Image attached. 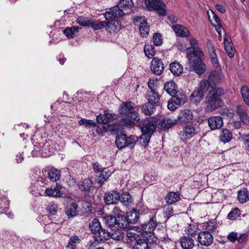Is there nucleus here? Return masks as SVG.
Segmentation results:
<instances>
[{
	"label": "nucleus",
	"mask_w": 249,
	"mask_h": 249,
	"mask_svg": "<svg viewBox=\"0 0 249 249\" xmlns=\"http://www.w3.org/2000/svg\"><path fill=\"white\" fill-rule=\"evenodd\" d=\"M207 45L209 54L211 59V62L213 64V67L216 68H218L220 66V65L218 62V60L215 50L213 44L211 42H208Z\"/></svg>",
	"instance_id": "21"
},
{
	"label": "nucleus",
	"mask_w": 249,
	"mask_h": 249,
	"mask_svg": "<svg viewBox=\"0 0 249 249\" xmlns=\"http://www.w3.org/2000/svg\"><path fill=\"white\" fill-rule=\"evenodd\" d=\"M111 174V173L108 169L104 168L102 171L99 172V173L96 175V181L100 185H102L104 182L108 179Z\"/></svg>",
	"instance_id": "30"
},
{
	"label": "nucleus",
	"mask_w": 249,
	"mask_h": 249,
	"mask_svg": "<svg viewBox=\"0 0 249 249\" xmlns=\"http://www.w3.org/2000/svg\"><path fill=\"white\" fill-rule=\"evenodd\" d=\"M126 217L129 225L134 224L139 220L140 213L137 210H132L127 213Z\"/></svg>",
	"instance_id": "43"
},
{
	"label": "nucleus",
	"mask_w": 249,
	"mask_h": 249,
	"mask_svg": "<svg viewBox=\"0 0 249 249\" xmlns=\"http://www.w3.org/2000/svg\"><path fill=\"white\" fill-rule=\"evenodd\" d=\"M144 52L147 57L151 58L154 56L156 51L154 47L152 45L148 44H145L144 46Z\"/></svg>",
	"instance_id": "55"
},
{
	"label": "nucleus",
	"mask_w": 249,
	"mask_h": 249,
	"mask_svg": "<svg viewBox=\"0 0 249 249\" xmlns=\"http://www.w3.org/2000/svg\"><path fill=\"white\" fill-rule=\"evenodd\" d=\"M77 207L78 206L75 202H72L70 205L67 206L65 210L67 216L69 217H71L77 215L78 213Z\"/></svg>",
	"instance_id": "40"
},
{
	"label": "nucleus",
	"mask_w": 249,
	"mask_h": 249,
	"mask_svg": "<svg viewBox=\"0 0 249 249\" xmlns=\"http://www.w3.org/2000/svg\"><path fill=\"white\" fill-rule=\"evenodd\" d=\"M102 228L99 220L96 218L94 219L89 225V228L93 234L97 232Z\"/></svg>",
	"instance_id": "54"
},
{
	"label": "nucleus",
	"mask_w": 249,
	"mask_h": 249,
	"mask_svg": "<svg viewBox=\"0 0 249 249\" xmlns=\"http://www.w3.org/2000/svg\"><path fill=\"white\" fill-rule=\"evenodd\" d=\"M80 239L77 236H73L69 239L66 248L69 249H76L77 246L80 243Z\"/></svg>",
	"instance_id": "51"
},
{
	"label": "nucleus",
	"mask_w": 249,
	"mask_h": 249,
	"mask_svg": "<svg viewBox=\"0 0 249 249\" xmlns=\"http://www.w3.org/2000/svg\"><path fill=\"white\" fill-rule=\"evenodd\" d=\"M172 29L176 35L179 37H187L189 36L190 34L189 31L183 25L180 24L173 25Z\"/></svg>",
	"instance_id": "25"
},
{
	"label": "nucleus",
	"mask_w": 249,
	"mask_h": 249,
	"mask_svg": "<svg viewBox=\"0 0 249 249\" xmlns=\"http://www.w3.org/2000/svg\"><path fill=\"white\" fill-rule=\"evenodd\" d=\"M157 225L156 219L154 217L149 218L147 221L141 224L142 233L144 238H148V241L151 243H156L157 241V238L154 234Z\"/></svg>",
	"instance_id": "5"
},
{
	"label": "nucleus",
	"mask_w": 249,
	"mask_h": 249,
	"mask_svg": "<svg viewBox=\"0 0 249 249\" xmlns=\"http://www.w3.org/2000/svg\"><path fill=\"white\" fill-rule=\"evenodd\" d=\"M194 114L191 110L185 109L181 110L177 117V122L180 124H186L192 121Z\"/></svg>",
	"instance_id": "11"
},
{
	"label": "nucleus",
	"mask_w": 249,
	"mask_h": 249,
	"mask_svg": "<svg viewBox=\"0 0 249 249\" xmlns=\"http://www.w3.org/2000/svg\"><path fill=\"white\" fill-rule=\"evenodd\" d=\"M79 31V27L78 26H72L71 27H67L64 31L63 33L68 38H73L76 33Z\"/></svg>",
	"instance_id": "49"
},
{
	"label": "nucleus",
	"mask_w": 249,
	"mask_h": 249,
	"mask_svg": "<svg viewBox=\"0 0 249 249\" xmlns=\"http://www.w3.org/2000/svg\"><path fill=\"white\" fill-rule=\"evenodd\" d=\"M92 185V181L89 178H86L78 183V188L82 191H89Z\"/></svg>",
	"instance_id": "45"
},
{
	"label": "nucleus",
	"mask_w": 249,
	"mask_h": 249,
	"mask_svg": "<svg viewBox=\"0 0 249 249\" xmlns=\"http://www.w3.org/2000/svg\"><path fill=\"white\" fill-rule=\"evenodd\" d=\"M173 98L180 105L184 104L187 100V97L183 90H178L176 92L175 95H172Z\"/></svg>",
	"instance_id": "44"
},
{
	"label": "nucleus",
	"mask_w": 249,
	"mask_h": 249,
	"mask_svg": "<svg viewBox=\"0 0 249 249\" xmlns=\"http://www.w3.org/2000/svg\"><path fill=\"white\" fill-rule=\"evenodd\" d=\"M135 25L139 26V31L143 37H147L149 35V26L144 17H136L134 18Z\"/></svg>",
	"instance_id": "8"
},
{
	"label": "nucleus",
	"mask_w": 249,
	"mask_h": 249,
	"mask_svg": "<svg viewBox=\"0 0 249 249\" xmlns=\"http://www.w3.org/2000/svg\"><path fill=\"white\" fill-rule=\"evenodd\" d=\"M223 78V74L221 69L219 67L216 70L211 71L208 76V81L210 84L216 85L220 83Z\"/></svg>",
	"instance_id": "16"
},
{
	"label": "nucleus",
	"mask_w": 249,
	"mask_h": 249,
	"mask_svg": "<svg viewBox=\"0 0 249 249\" xmlns=\"http://www.w3.org/2000/svg\"><path fill=\"white\" fill-rule=\"evenodd\" d=\"M121 202L124 206H129L132 202V199L131 196L128 192L124 193L119 198Z\"/></svg>",
	"instance_id": "48"
},
{
	"label": "nucleus",
	"mask_w": 249,
	"mask_h": 249,
	"mask_svg": "<svg viewBox=\"0 0 249 249\" xmlns=\"http://www.w3.org/2000/svg\"><path fill=\"white\" fill-rule=\"evenodd\" d=\"M185 233L187 236L195 237L197 234V228L193 225H189L185 230Z\"/></svg>",
	"instance_id": "59"
},
{
	"label": "nucleus",
	"mask_w": 249,
	"mask_h": 249,
	"mask_svg": "<svg viewBox=\"0 0 249 249\" xmlns=\"http://www.w3.org/2000/svg\"><path fill=\"white\" fill-rule=\"evenodd\" d=\"M47 211L50 215H55L58 211L57 204L53 202H50L47 208Z\"/></svg>",
	"instance_id": "60"
},
{
	"label": "nucleus",
	"mask_w": 249,
	"mask_h": 249,
	"mask_svg": "<svg viewBox=\"0 0 249 249\" xmlns=\"http://www.w3.org/2000/svg\"><path fill=\"white\" fill-rule=\"evenodd\" d=\"M118 112L124 116L121 120V123L125 126H132L140 119L135 104L132 102H123L120 105Z\"/></svg>",
	"instance_id": "2"
},
{
	"label": "nucleus",
	"mask_w": 249,
	"mask_h": 249,
	"mask_svg": "<svg viewBox=\"0 0 249 249\" xmlns=\"http://www.w3.org/2000/svg\"><path fill=\"white\" fill-rule=\"evenodd\" d=\"M133 6L132 0H120L116 6H114L104 14L105 18L107 20V28L112 30L120 28V21L118 18L123 17L124 10L130 9Z\"/></svg>",
	"instance_id": "1"
},
{
	"label": "nucleus",
	"mask_w": 249,
	"mask_h": 249,
	"mask_svg": "<svg viewBox=\"0 0 249 249\" xmlns=\"http://www.w3.org/2000/svg\"><path fill=\"white\" fill-rule=\"evenodd\" d=\"M49 143H45L42 146H41L40 144L35 145L34 148L32 151V154L34 155H37L38 154H42L44 156H47L50 155V150H49V152H47V148L48 147Z\"/></svg>",
	"instance_id": "27"
},
{
	"label": "nucleus",
	"mask_w": 249,
	"mask_h": 249,
	"mask_svg": "<svg viewBox=\"0 0 249 249\" xmlns=\"http://www.w3.org/2000/svg\"><path fill=\"white\" fill-rule=\"evenodd\" d=\"M207 45L209 54L211 59V62L213 64V67L216 68H218L220 66V65L218 62V60L215 50L213 44L211 42H208Z\"/></svg>",
	"instance_id": "22"
},
{
	"label": "nucleus",
	"mask_w": 249,
	"mask_h": 249,
	"mask_svg": "<svg viewBox=\"0 0 249 249\" xmlns=\"http://www.w3.org/2000/svg\"><path fill=\"white\" fill-rule=\"evenodd\" d=\"M236 112L239 116L241 121L245 124H249V116L246 110L241 105H238L236 108Z\"/></svg>",
	"instance_id": "28"
},
{
	"label": "nucleus",
	"mask_w": 249,
	"mask_h": 249,
	"mask_svg": "<svg viewBox=\"0 0 249 249\" xmlns=\"http://www.w3.org/2000/svg\"><path fill=\"white\" fill-rule=\"evenodd\" d=\"M164 89L171 96L175 95L176 92L178 91L177 85L172 80L165 83L164 86Z\"/></svg>",
	"instance_id": "33"
},
{
	"label": "nucleus",
	"mask_w": 249,
	"mask_h": 249,
	"mask_svg": "<svg viewBox=\"0 0 249 249\" xmlns=\"http://www.w3.org/2000/svg\"><path fill=\"white\" fill-rule=\"evenodd\" d=\"M224 44L225 50L228 55L232 58L234 55L235 50L231 37L226 34L224 37Z\"/></svg>",
	"instance_id": "18"
},
{
	"label": "nucleus",
	"mask_w": 249,
	"mask_h": 249,
	"mask_svg": "<svg viewBox=\"0 0 249 249\" xmlns=\"http://www.w3.org/2000/svg\"><path fill=\"white\" fill-rule=\"evenodd\" d=\"M240 92L245 103L249 107V88L246 85H242Z\"/></svg>",
	"instance_id": "46"
},
{
	"label": "nucleus",
	"mask_w": 249,
	"mask_h": 249,
	"mask_svg": "<svg viewBox=\"0 0 249 249\" xmlns=\"http://www.w3.org/2000/svg\"><path fill=\"white\" fill-rule=\"evenodd\" d=\"M187 59L193 71L197 74L201 75L205 73L206 66L204 62L205 58L204 53L187 56Z\"/></svg>",
	"instance_id": "4"
},
{
	"label": "nucleus",
	"mask_w": 249,
	"mask_h": 249,
	"mask_svg": "<svg viewBox=\"0 0 249 249\" xmlns=\"http://www.w3.org/2000/svg\"><path fill=\"white\" fill-rule=\"evenodd\" d=\"M180 199V195L178 192H169L165 197L166 202L168 204H172L179 201Z\"/></svg>",
	"instance_id": "38"
},
{
	"label": "nucleus",
	"mask_w": 249,
	"mask_h": 249,
	"mask_svg": "<svg viewBox=\"0 0 249 249\" xmlns=\"http://www.w3.org/2000/svg\"><path fill=\"white\" fill-rule=\"evenodd\" d=\"M180 243L184 249H192L195 246L194 239L189 236H184L180 238Z\"/></svg>",
	"instance_id": "26"
},
{
	"label": "nucleus",
	"mask_w": 249,
	"mask_h": 249,
	"mask_svg": "<svg viewBox=\"0 0 249 249\" xmlns=\"http://www.w3.org/2000/svg\"><path fill=\"white\" fill-rule=\"evenodd\" d=\"M95 241L98 243H104L109 239V231L105 229L101 228L93 234Z\"/></svg>",
	"instance_id": "23"
},
{
	"label": "nucleus",
	"mask_w": 249,
	"mask_h": 249,
	"mask_svg": "<svg viewBox=\"0 0 249 249\" xmlns=\"http://www.w3.org/2000/svg\"><path fill=\"white\" fill-rule=\"evenodd\" d=\"M138 138L134 136L127 137L126 134L121 133L116 138L115 144L118 148L121 149L126 146L133 147Z\"/></svg>",
	"instance_id": "6"
},
{
	"label": "nucleus",
	"mask_w": 249,
	"mask_h": 249,
	"mask_svg": "<svg viewBox=\"0 0 249 249\" xmlns=\"http://www.w3.org/2000/svg\"><path fill=\"white\" fill-rule=\"evenodd\" d=\"M170 70L174 76H179L183 72V67L179 63L175 61L170 65Z\"/></svg>",
	"instance_id": "36"
},
{
	"label": "nucleus",
	"mask_w": 249,
	"mask_h": 249,
	"mask_svg": "<svg viewBox=\"0 0 249 249\" xmlns=\"http://www.w3.org/2000/svg\"><path fill=\"white\" fill-rule=\"evenodd\" d=\"M42 172L44 177L48 178L52 182H56L61 177L60 171L53 167H45Z\"/></svg>",
	"instance_id": "10"
},
{
	"label": "nucleus",
	"mask_w": 249,
	"mask_h": 249,
	"mask_svg": "<svg viewBox=\"0 0 249 249\" xmlns=\"http://www.w3.org/2000/svg\"><path fill=\"white\" fill-rule=\"evenodd\" d=\"M237 198L240 203H243L249 200V192L247 188L238 192Z\"/></svg>",
	"instance_id": "47"
},
{
	"label": "nucleus",
	"mask_w": 249,
	"mask_h": 249,
	"mask_svg": "<svg viewBox=\"0 0 249 249\" xmlns=\"http://www.w3.org/2000/svg\"><path fill=\"white\" fill-rule=\"evenodd\" d=\"M146 98L147 102L156 105L159 102L160 95L157 91H147Z\"/></svg>",
	"instance_id": "37"
},
{
	"label": "nucleus",
	"mask_w": 249,
	"mask_h": 249,
	"mask_svg": "<svg viewBox=\"0 0 249 249\" xmlns=\"http://www.w3.org/2000/svg\"><path fill=\"white\" fill-rule=\"evenodd\" d=\"M210 86H212V85L210 84V82L208 80L203 79L200 82L197 89L204 95Z\"/></svg>",
	"instance_id": "53"
},
{
	"label": "nucleus",
	"mask_w": 249,
	"mask_h": 249,
	"mask_svg": "<svg viewBox=\"0 0 249 249\" xmlns=\"http://www.w3.org/2000/svg\"><path fill=\"white\" fill-rule=\"evenodd\" d=\"M171 205L167 204L164 208V213L168 218L172 216L174 213L173 209Z\"/></svg>",
	"instance_id": "64"
},
{
	"label": "nucleus",
	"mask_w": 249,
	"mask_h": 249,
	"mask_svg": "<svg viewBox=\"0 0 249 249\" xmlns=\"http://www.w3.org/2000/svg\"><path fill=\"white\" fill-rule=\"evenodd\" d=\"M196 129L193 125H188L184 126L182 130L179 131V135L183 141L190 139L196 134Z\"/></svg>",
	"instance_id": "14"
},
{
	"label": "nucleus",
	"mask_w": 249,
	"mask_h": 249,
	"mask_svg": "<svg viewBox=\"0 0 249 249\" xmlns=\"http://www.w3.org/2000/svg\"><path fill=\"white\" fill-rule=\"evenodd\" d=\"M117 119V115L110 112L108 110H106L103 115L100 114L96 117L98 123L105 124H108V123Z\"/></svg>",
	"instance_id": "12"
},
{
	"label": "nucleus",
	"mask_w": 249,
	"mask_h": 249,
	"mask_svg": "<svg viewBox=\"0 0 249 249\" xmlns=\"http://www.w3.org/2000/svg\"><path fill=\"white\" fill-rule=\"evenodd\" d=\"M106 21H100L99 20H93L91 19L90 22V26L95 30H98L99 29H101L104 27H106V30L108 31L109 32H111L112 31H115L116 30H112L111 29H109L107 28V20L106 19Z\"/></svg>",
	"instance_id": "31"
},
{
	"label": "nucleus",
	"mask_w": 249,
	"mask_h": 249,
	"mask_svg": "<svg viewBox=\"0 0 249 249\" xmlns=\"http://www.w3.org/2000/svg\"><path fill=\"white\" fill-rule=\"evenodd\" d=\"M124 233L123 231L117 227L111 229L109 232V238L116 241H121L124 237Z\"/></svg>",
	"instance_id": "29"
},
{
	"label": "nucleus",
	"mask_w": 249,
	"mask_h": 249,
	"mask_svg": "<svg viewBox=\"0 0 249 249\" xmlns=\"http://www.w3.org/2000/svg\"><path fill=\"white\" fill-rule=\"evenodd\" d=\"M153 41L155 46H158L162 43V38L159 33H155L153 36Z\"/></svg>",
	"instance_id": "63"
},
{
	"label": "nucleus",
	"mask_w": 249,
	"mask_h": 249,
	"mask_svg": "<svg viewBox=\"0 0 249 249\" xmlns=\"http://www.w3.org/2000/svg\"><path fill=\"white\" fill-rule=\"evenodd\" d=\"M146 4L149 8L156 11L159 16L165 15V4L161 0H147Z\"/></svg>",
	"instance_id": "9"
},
{
	"label": "nucleus",
	"mask_w": 249,
	"mask_h": 249,
	"mask_svg": "<svg viewBox=\"0 0 249 249\" xmlns=\"http://www.w3.org/2000/svg\"><path fill=\"white\" fill-rule=\"evenodd\" d=\"M102 124L101 127L97 126L96 124V126L92 127V128H93V135L94 136L97 135L103 136L105 132L107 131H111L114 130L110 124Z\"/></svg>",
	"instance_id": "24"
},
{
	"label": "nucleus",
	"mask_w": 249,
	"mask_h": 249,
	"mask_svg": "<svg viewBox=\"0 0 249 249\" xmlns=\"http://www.w3.org/2000/svg\"><path fill=\"white\" fill-rule=\"evenodd\" d=\"M240 215L239 209L235 208L231 210L228 214L227 217L230 220H234Z\"/></svg>",
	"instance_id": "61"
},
{
	"label": "nucleus",
	"mask_w": 249,
	"mask_h": 249,
	"mask_svg": "<svg viewBox=\"0 0 249 249\" xmlns=\"http://www.w3.org/2000/svg\"><path fill=\"white\" fill-rule=\"evenodd\" d=\"M180 105L172 97L168 102L167 107L170 110H175Z\"/></svg>",
	"instance_id": "62"
},
{
	"label": "nucleus",
	"mask_w": 249,
	"mask_h": 249,
	"mask_svg": "<svg viewBox=\"0 0 249 249\" xmlns=\"http://www.w3.org/2000/svg\"><path fill=\"white\" fill-rule=\"evenodd\" d=\"M190 47L187 48L186 49V55L188 56L189 54L197 55L198 53H203L204 52L202 49L198 46V42L195 38H191L189 40Z\"/></svg>",
	"instance_id": "17"
},
{
	"label": "nucleus",
	"mask_w": 249,
	"mask_h": 249,
	"mask_svg": "<svg viewBox=\"0 0 249 249\" xmlns=\"http://www.w3.org/2000/svg\"><path fill=\"white\" fill-rule=\"evenodd\" d=\"M120 198V193L116 191L106 193L104 196V201L107 205L116 204Z\"/></svg>",
	"instance_id": "19"
},
{
	"label": "nucleus",
	"mask_w": 249,
	"mask_h": 249,
	"mask_svg": "<svg viewBox=\"0 0 249 249\" xmlns=\"http://www.w3.org/2000/svg\"><path fill=\"white\" fill-rule=\"evenodd\" d=\"M151 135L148 133L142 132V135L139 138L140 142L145 147L148 145Z\"/></svg>",
	"instance_id": "56"
},
{
	"label": "nucleus",
	"mask_w": 249,
	"mask_h": 249,
	"mask_svg": "<svg viewBox=\"0 0 249 249\" xmlns=\"http://www.w3.org/2000/svg\"><path fill=\"white\" fill-rule=\"evenodd\" d=\"M204 96L203 93L196 89L191 94L190 100L193 103L198 104L202 100Z\"/></svg>",
	"instance_id": "42"
},
{
	"label": "nucleus",
	"mask_w": 249,
	"mask_h": 249,
	"mask_svg": "<svg viewBox=\"0 0 249 249\" xmlns=\"http://www.w3.org/2000/svg\"><path fill=\"white\" fill-rule=\"evenodd\" d=\"M232 138V133L228 129L223 128L221 130L219 136V139L221 142L225 143L230 142Z\"/></svg>",
	"instance_id": "35"
},
{
	"label": "nucleus",
	"mask_w": 249,
	"mask_h": 249,
	"mask_svg": "<svg viewBox=\"0 0 249 249\" xmlns=\"http://www.w3.org/2000/svg\"><path fill=\"white\" fill-rule=\"evenodd\" d=\"M156 105L147 102L141 108L142 112L146 115H151L155 111Z\"/></svg>",
	"instance_id": "41"
},
{
	"label": "nucleus",
	"mask_w": 249,
	"mask_h": 249,
	"mask_svg": "<svg viewBox=\"0 0 249 249\" xmlns=\"http://www.w3.org/2000/svg\"><path fill=\"white\" fill-rule=\"evenodd\" d=\"M150 68L154 74L157 75H161L164 71V66L161 59L154 57L151 63Z\"/></svg>",
	"instance_id": "15"
},
{
	"label": "nucleus",
	"mask_w": 249,
	"mask_h": 249,
	"mask_svg": "<svg viewBox=\"0 0 249 249\" xmlns=\"http://www.w3.org/2000/svg\"><path fill=\"white\" fill-rule=\"evenodd\" d=\"M117 224L118 226L122 229H126L129 228V224L127 219L126 215L124 214L117 217Z\"/></svg>",
	"instance_id": "50"
},
{
	"label": "nucleus",
	"mask_w": 249,
	"mask_h": 249,
	"mask_svg": "<svg viewBox=\"0 0 249 249\" xmlns=\"http://www.w3.org/2000/svg\"><path fill=\"white\" fill-rule=\"evenodd\" d=\"M158 122V119L157 118H147L141 127L142 132L152 135L157 127Z\"/></svg>",
	"instance_id": "7"
},
{
	"label": "nucleus",
	"mask_w": 249,
	"mask_h": 249,
	"mask_svg": "<svg viewBox=\"0 0 249 249\" xmlns=\"http://www.w3.org/2000/svg\"><path fill=\"white\" fill-rule=\"evenodd\" d=\"M61 187L60 186L57 185L56 187L53 189L47 188L45 193L46 195L49 196L53 197H61L62 196L63 193L61 191Z\"/></svg>",
	"instance_id": "39"
},
{
	"label": "nucleus",
	"mask_w": 249,
	"mask_h": 249,
	"mask_svg": "<svg viewBox=\"0 0 249 249\" xmlns=\"http://www.w3.org/2000/svg\"><path fill=\"white\" fill-rule=\"evenodd\" d=\"M91 20V19H89L88 17L81 16L79 17L76 20L77 23H78L80 25L84 27L90 26Z\"/></svg>",
	"instance_id": "57"
},
{
	"label": "nucleus",
	"mask_w": 249,
	"mask_h": 249,
	"mask_svg": "<svg viewBox=\"0 0 249 249\" xmlns=\"http://www.w3.org/2000/svg\"><path fill=\"white\" fill-rule=\"evenodd\" d=\"M148 238L138 239L133 247V249H149L148 244H153L148 241Z\"/></svg>",
	"instance_id": "34"
},
{
	"label": "nucleus",
	"mask_w": 249,
	"mask_h": 249,
	"mask_svg": "<svg viewBox=\"0 0 249 249\" xmlns=\"http://www.w3.org/2000/svg\"><path fill=\"white\" fill-rule=\"evenodd\" d=\"M197 241L202 246L208 247L213 241V235L208 231H202L198 233Z\"/></svg>",
	"instance_id": "13"
},
{
	"label": "nucleus",
	"mask_w": 249,
	"mask_h": 249,
	"mask_svg": "<svg viewBox=\"0 0 249 249\" xmlns=\"http://www.w3.org/2000/svg\"><path fill=\"white\" fill-rule=\"evenodd\" d=\"M80 125H83L86 128H92L96 126V123L91 120H87L85 119H82L79 121Z\"/></svg>",
	"instance_id": "58"
},
{
	"label": "nucleus",
	"mask_w": 249,
	"mask_h": 249,
	"mask_svg": "<svg viewBox=\"0 0 249 249\" xmlns=\"http://www.w3.org/2000/svg\"><path fill=\"white\" fill-rule=\"evenodd\" d=\"M103 218L104 223L108 227H114L117 222L116 217L113 215H105Z\"/></svg>",
	"instance_id": "52"
},
{
	"label": "nucleus",
	"mask_w": 249,
	"mask_h": 249,
	"mask_svg": "<svg viewBox=\"0 0 249 249\" xmlns=\"http://www.w3.org/2000/svg\"><path fill=\"white\" fill-rule=\"evenodd\" d=\"M224 94V90L222 88H212L205 97V110L207 112H212L220 107L222 103L220 97Z\"/></svg>",
	"instance_id": "3"
},
{
	"label": "nucleus",
	"mask_w": 249,
	"mask_h": 249,
	"mask_svg": "<svg viewBox=\"0 0 249 249\" xmlns=\"http://www.w3.org/2000/svg\"><path fill=\"white\" fill-rule=\"evenodd\" d=\"M208 125L212 130L220 128L223 125V118L219 116H212L208 119Z\"/></svg>",
	"instance_id": "20"
},
{
	"label": "nucleus",
	"mask_w": 249,
	"mask_h": 249,
	"mask_svg": "<svg viewBox=\"0 0 249 249\" xmlns=\"http://www.w3.org/2000/svg\"><path fill=\"white\" fill-rule=\"evenodd\" d=\"M177 123V119L165 118L160 121L159 125L161 129L167 130L174 126Z\"/></svg>",
	"instance_id": "32"
}]
</instances>
